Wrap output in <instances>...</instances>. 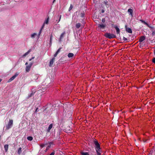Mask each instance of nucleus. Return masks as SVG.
<instances>
[{
    "mask_svg": "<svg viewBox=\"0 0 155 155\" xmlns=\"http://www.w3.org/2000/svg\"><path fill=\"white\" fill-rule=\"evenodd\" d=\"M94 143L95 146V148L97 153V155H101L102 151L101 150L100 144L96 140L94 141Z\"/></svg>",
    "mask_w": 155,
    "mask_h": 155,
    "instance_id": "1",
    "label": "nucleus"
},
{
    "mask_svg": "<svg viewBox=\"0 0 155 155\" xmlns=\"http://www.w3.org/2000/svg\"><path fill=\"white\" fill-rule=\"evenodd\" d=\"M104 36L106 38L109 39L114 38H116V35L114 34H111L108 33H105L104 35Z\"/></svg>",
    "mask_w": 155,
    "mask_h": 155,
    "instance_id": "2",
    "label": "nucleus"
},
{
    "mask_svg": "<svg viewBox=\"0 0 155 155\" xmlns=\"http://www.w3.org/2000/svg\"><path fill=\"white\" fill-rule=\"evenodd\" d=\"M13 124V120H10L8 125L6 126V130H8L11 128Z\"/></svg>",
    "mask_w": 155,
    "mask_h": 155,
    "instance_id": "3",
    "label": "nucleus"
},
{
    "mask_svg": "<svg viewBox=\"0 0 155 155\" xmlns=\"http://www.w3.org/2000/svg\"><path fill=\"white\" fill-rule=\"evenodd\" d=\"M97 26L101 29H104L106 26V25L105 24H97Z\"/></svg>",
    "mask_w": 155,
    "mask_h": 155,
    "instance_id": "4",
    "label": "nucleus"
},
{
    "mask_svg": "<svg viewBox=\"0 0 155 155\" xmlns=\"http://www.w3.org/2000/svg\"><path fill=\"white\" fill-rule=\"evenodd\" d=\"M111 26L112 27H114L115 28L117 34H120V30L116 25H115L114 24H112Z\"/></svg>",
    "mask_w": 155,
    "mask_h": 155,
    "instance_id": "5",
    "label": "nucleus"
},
{
    "mask_svg": "<svg viewBox=\"0 0 155 155\" xmlns=\"http://www.w3.org/2000/svg\"><path fill=\"white\" fill-rule=\"evenodd\" d=\"M49 21V17H48L45 20V21L44 22L43 25H42V29H43L44 28L45 24H46L47 25L48 24Z\"/></svg>",
    "mask_w": 155,
    "mask_h": 155,
    "instance_id": "6",
    "label": "nucleus"
},
{
    "mask_svg": "<svg viewBox=\"0 0 155 155\" xmlns=\"http://www.w3.org/2000/svg\"><path fill=\"white\" fill-rule=\"evenodd\" d=\"M55 58L54 57L50 61L49 63V66L50 67H52L53 66V63L54 61Z\"/></svg>",
    "mask_w": 155,
    "mask_h": 155,
    "instance_id": "7",
    "label": "nucleus"
},
{
    "mask_svg": "<svg viewBox=\"0 0 155 155\" xmlns=\"http://www.w3.org/2000/svg\"><path fill=\"white\" fill-rule=\"evenodd\" d=\"M65 32L64 31L61 34V35L60 36V37L59 39V41L60 42H61V41L62 39L64 38V35H65Z\"/></svg>",
    "mask_w": 155,
    "mask_h": 155,
    "instance_id": "8",
    "label": "nucleus"
},
{
    "mask_svg": "<svg viewBox=\"0 0 155 155\" xmlns=\"http://www.w3.org/2000/svg\"><path fill=\"white\" fill-rule=\"evenodd\" d=\"M125 28L127 32L130 33H132V31L131 29L130 28H127V25L125 26Z\"/></svg>",
    "mask_w": 155,
    "mask_h": 155,
    "instance_id": "9",
    "label": "nucleus"
},
{
    "mask_svg": "<svg viewBox=\"0 0 155 155\" xmlns=\"http://www.w3.org/2000/svg\"><path fill=\"white\" fill-rule=\"evenodd\" d=\"M61 49V48H59L57 51L55 53V54L54 55V57L55 58V57H56L58 54L60 52V50Z\"/></svg>",
    "mask_w": 155,
    "mask_h": 155,
    "instance_id": "10",
    "label": "nucleus"
},
{
    "mask_svg": "<svg viewBox=\"0 0 155 155\" xmlns=\"http://www.w3.org/2000/svg\"><path fill=\"white\" fill-rule=\"evenodd\" d=\"M61 49V48H59L57 51L55 53V54L54 55V57L55 58V57H56L58 54L60 52V50Z\"/></svg>",
    "mask_w": 155,
    "mask_h": 155,
    "instance_id": "11",
    "label": "nucleus"
},
{
    "mask_svg": "<svg viewBox=\"0 0 155 155\" xmlns=\"http://www.w3.org/2000/svg\"><path fill=\"white\" fill-rule=\"evenodd\" d=\"M61 49V48H59L57 51L55 53V54L54 55V57L55 58V57H56L58 54L60 52V50Z\"/></svg>",
    "mask_w": 155,
    "mask_h": 155,
    "instance_id": "12",
    "label": "nucleus"
},
{
    "mask_svg": "<svg viewBox=\"0 0 155 155\" xmlns=\"http://www.w3.org/2000/svg\"><path fill=\"white\" fill-rule=\"evenodd\" d=\"M61 49V48H59L57 51L55 53V54L54 55V57L55 58V57H56L58 54L60 52V50Z\"/></svg>",
    "mask_w": 155,
    "mask_h": 155,
    "instance_id": "13",
    "label": "nucleus"
},
{
    "mask_svg": "<svg viewBox=\"0 0 155 155\" xmlns=\"http://www.w3.org/2000/svg\"><path fill=\"white\" fill-rule=\"evenodd\" d=\"M145 39V37L144 36H142L140 38L139 41L140 42L143 41Z\"/></svg>",
    "mask_w": 155,
    "mask_h": 155,
    "instance_id": "14",
    "label": "nucleus"
},
{
    "mask_svg": "<svg viewBox=\"0 0 155 155\" xmlns=\"http://www.w3.org/2000/svg\"><path fill=\"white\" fill-rule=\"evenodd\" d=\"M52 126H53V124H50L48 129L47 130V131L48 132H49L50 131V130L52 127Z\"/></svg>",
    "mask_w": 155,
    "mask_h": 155,
    "instance_id": "15",
    "label": "nucleus"
},
{
    "mask_svg": "<svg viewBox=\"0 0 155 155\" xmlns=\"http://www.w3.org/2000/svg\"><path fill=\"white\" fill-rule=\"evenodd\" d=\"M128 12L130 13V15L132 16H133V10L131 8L129 9L128 10Z\"/></svg>",
    "mask_w": 155,
    "mask_h": 155,
    "instance_id": "16",
    "label": "nucleus"
},
{
    "mask_svg": "<svg viewBox=\"0 0 155 155\" xmlns=\"http://www.w3.org/2000/svg\"><path fill=\"white\" fill-rule=\"evenodd\" d=\"M104 3L106 5V6L107 8L109 7V3L107 1V0H105L104 1Z\"/></svg>",
    "mask_w": 155,
    "mask_h": 155,
    "instance_id": "17",
    "label": "nucleus"
},
{
    "mask_svg": "<svg viewBox=\"0 0 155 155\" xmlns=\"http://www.w3.org/2000/svg\"><path fill=\"white\" fill-rule=\"evenodd\" d=\"M31 67H30L28 65L27 66L25 70L27 72H29L30 70V69Z\"/></svg>",
    "mask_w": 155,
    "mask_h": 155,
    "instance_id": "18",
    "label": "nucleus"
},
{
    "mask_svg": "<svg viewBox=\"0 0 155 155\" xmlns=\"http://www.w3.org/2000/svg\"><path fill=\"white\" fill-rule=\"evenodd\" d=\"M8 148V144H6L4 146L5 151V152H7Z\"/></svg>",
    "mask_w": 155,
    "mask_h": 155,
    "instance_id": "19",
    "label": "nucleus"
},
{
    "mask_svg": "<svg viewBox=\"0 0 155 155\" xmlns=\"http://www.w3.org/2000/svg\"><path fill=\"white\" fill-rule=\"evenodd\" d=\"M31 49H29L28 51L25 53L23 55V57H25L26 55H27L31 51Z\"/></svg>",
    "mask_w": 155,
    "mask_h": 155,
    "instance_id": "20",
    "label": "nucleus"
},
{
    "mask_svg": "<svg viewBox=\"0 0 155 155\" xmlns=\"http://www.w3.org/2000/svg\"><path fill=\"white\" fill-rule=\"evenodd\" d=\"M66 60L65 57H62L59 59V61L60 62H62L65 61Z\"/></svg>",
    "mask_w": 155,
    "mask_h": 155,
    "instance_id": "21",
    "label": "nucleus"
},
{
    "mask_svg": "<svg viewBox=\"0 0 155 155\" xmlns=\"http://www.w3.org/2000/svg\"><path fill=\"white\" fill-rule=\"evenodd\" d=\"M140 21H141V22L142 23H143L146 25L147 26H148V27H150L149 25L144 21L142 20H140Z\"/></svg>",
    "mask_w": 155,
    "mask_h": 155,
    "instance_id": "22",
    "label": "nucleus"
},
{
    "mask_svg": "<svg viewBox=\"0 0 155 155\" xmlns=\"http://www.w3.org/2000/svg\"><path fill=\"white\" fill-rule=\"evenodd\" d=\"M74 54L72 53H70L68 54V57L69 58L72 57L74 56Z\"/></svg>",
    "mask_w": 155,
    "mask_h": 155,
    "instance_id": "23",
    "label": "nucleus"
},
{
    "mask_svg": "<svg viewBox=\"0 0 155 155\" xmlns=\"http://www.w3.org/2000/svg\"><path fill=\"white\" fill-rule=\"evenodd\" d=\"M22 148L21 147H20L18 149V154H20L22 152Z\"/></svg>",
    "mask_w": 155,
    "mask_h": 155,
    "instance_id": "24",
    "label": "nucleus"
},
{
    "mask_svg": "<svg viewBox=\"0 0 155 155\" xmlns=\"http://www.w3.org/2000/svg\"><path fill=\"white\" fill-rule=\"evenodd\" d=\"M35 93V92H32L30 94L28 95V98L31 97Z\"/></svg>",
    "mask_w": 155,
    "mask_h": 155,
    "instance_id": "25",
    "label": "nucleus"
},
{
    "mask_svg": "<svg viewBox=\"0 0 155 155\" xmlns=\"http://www.w3.org/2000/svg\"><path fill=\"white\" fill-rule=\"evenodd\" d=\"M81 24L80 23H78L76 24V28H79L81 27Z\"/></svg>",
    "mask_w": 155,
    "mask_h": 155,
    "instance_id": "26",
    "label": "nucleus"
},
{
    "mask_svg": "<svg viewBox=\"0 0 155 155\" xmlns=\"http://www.w3.org/2000/svg\"><path fill=\"white\" fill-rule=\"evenodd\" d=\"M14 77L13 76L8 81V82H10L15 79Z\"/></svg>",
    "mask_w": 155,
    "mask_h": 155,
    "instance_id": "27",
    "label": "nucleus"
},
{
    "mask_svg": "<svg viewBox=\"0 0 155 155\" xmlns=\"http://www.w3.org/2000/svg\"><path fill=\"white\" fill-rule=\"evenodd\" d=\"M81 155H90L88 152H81Z\"/></svg>",
    "mask_w": 155,
    "mask_h": 155,
    "instance_id": "28",
    "label": "nucleus"
},
{
    "mask_svg": "<svg viewBox=\"0 0 155 155\" xmlns=\"http://www.w3.org/2000/svg\"><path fill=\"white\" fill-rule=\"evenodd\" d=\"M19 74V72H17L15 73V75L13 76L15 78L16 77H17L18 74Z\"/></svg>",
    "mask_w": 155,
    "mask_h": 155,
    "instance_id": "29",
    "label": "nucleus"
},
{
    "mask_svg": "<svg viewBox=\"0 0 155 155\" xmlns=\"http://www.w3.org/2000/svg\"><path fill=\"white\" fill-rule=\"evenodd\" d=\"M27 139L30 141H31L33 140V137L31 136H29L27 137Z\"/></svg>",
    "mask_w": 155,
    "mask_h": 155,
    "instance_id": "30",
    "label": "nucleus"
},
{
    "mask_svg": "<svg viewBox=\"0 0 155 155\" xmlns=\"http://www.w3.org/2000/svg\"><path fill=\"white\" fill-rule=\"evenodd\" d=\"M37 35L35 33H33L31 35V37L32 38H34L35 36Z\"/></svg>",
    "mask_w": 155,
    "mask_h": 155,
    "instance_id": "31",
    "label": "nucleus"
},
{
    "mask_svg": "<svg viewBox=\"0 0 155 155\" xmlns=\"http://www.w3.org/2000/svg\"><path fill=\"white\" fill-rule=\"evenodd\" d=\"M73 8V5H72V4H71L69 8L68 11H70Z\"/></svg>",
    "mask_w": 155,
    "mask_h": 155,
    "instance_id": "32",
    "label": "nucleus"
},
{
    "mask_svg": "<svg viewBox=\"0 0 155 155\" xmlns=\"http://www.w3.org/2000/svg\"><path fill=\"white\" fill-rule=\"evenodd\" d=\"M81 17L82 18H83L84 17V13H81Z\"/></svg>",
    "mask_w": 155,
    "mask_h": 155,
    "instance_id": "33",
    "label": "nucleus"
},
{
    "mask_svg": "<svg viewBox=\"0 0 155 155\" xmlns=\"http://www.w3.org/2000/svg\"><path fill=\"white\" fill-rule=\"evenodd\" d=\"M53 37V36L52 35H51L50 36V43H51V42H52V37Z\"/></svg>",
    "mask_w": 155,
    "mask_h": 155,
    "instance_id": "34",
    "label": "nucleus"
},
{
    "mask_svg": "<svg viewBox=\"0 0 155 155\" xmlns=\"http://www.w3.org/2000/svg\"><path fill=\"white\" fill-rule=\"evenodd\" d=\"M42 29V27H41V29H40L39 32V33H38V36H39L40 35Z\"/></svg>",
    "mask_w": 155,
    "mask_h": 155,
    "instance_id": "35",
    "label": "nucleus"
},
{
    "mask_svg": "<svg viewBox=\"0 0 155 155\" xmlns=\"http://www.w3.org/2000/svg\"><path fill=\"white\" fill-rule=\"evenodd\" d=\"M152 61L153 63H155V57H154L153 58Z\"/></svg>",
    "mask_w": 155,
    "mask_h": 155,
    "instance_id": "36",
    "label": "nucleus"
},
{
    "mask_svg": "<svg viewBox=\"0 0 155 155\" xmlns=\"http://www.w3.org/2000/svg\"><path fill=\"white\" fill-rule=\"evenodd\" d=\"M105 18H103L102 19V21L103 23H104L105 22Z\"/></svg>",
    "mask_w": 155,
    "mask_h": 155,
    "instance_id": "37",
    "label": "nucleus"
},
{
    "mask_svg": "<svg viewBox=\"0 0 155 155\" xmlns=\"http://www.w3.org/2000/svg\"><path fill=\"white\" fill-rule=\"evenodd\" d=\"M55 154V151H54L53 152H52L50 154V155H54Z\"/></svg>",
    "mask_w": 155,
    "mask_h": 155,
    "instance_id": "38",
    "label": "nucleus"
},
{
    "mask_svg": "<svg viewBox=\"0 0 155 155\" xmlns=\"http://www.w3.org/2000/svg\"><path fill=\"white\" fill-rule=\"evenodd\" d=\"M123 39L124 40V41H126L127 40V38H125L124 37H123Z\"/></svg>",
    "mask_w": 155,
    "mask_h": 155,
    "instance_id": "39",
    "label": "nucleus"
},
{
    "mask_svg": "<svg viewBox=\"0 0 155 155\" xmlns=\"http://www.w3.org/2000/svg\"><path fill=\"white\" fill-rule=\"evenodd\" d=\"M33 64V63H31L28 65L29 66L31 67Z\"/></svg>",
    "mask_w": 155,
    "mask_h": 155,
    "instance_id": "40",
    "label": "nucleus"
},
{
    "mask_svg": "<svg viewBox=\"0 0 155 155\" xmlns=\"http://www.w3.org/2000/svg\"><path fill=\"white\" fill-rule=\"evenodd\" d=\"M155 34V33L154 31H153L152 33V36H153Z\"/></svg>",
    "mask_w": 155,
    "mask_h": 155,
    "instance_id": "41",
    "label": "nucleus"
},
{
    "mask_svg": "<svg viewBox=\"0 0 155 155\" xmlns=\"http://www.w3.org/2000/svg\"><path fill=\"white\" fill-rule=\"evenodd\" d=\"M61 15H60V17H59V20L58 21V23L60 21V19H61Z\"/></svg>",
    "mask_w": 155,
    "mask_h": 155,
    "instance_id": "42",
    "label": "nucleus"
},
{
    "mask_svg": "<svg viewBox=\"0 0 155 155\" xmlns=\"http://www.w3.org/2000/svg\"><path fill=\"white\" fill-rule=\"evenodd\" d=\"M40 146L41 147H44V144H41V145H40Z\"/></svg>",
    "mask_w": 155,
    "mask_h": 155,
    "instance_id": "43",
    "label": "nucleus"
},
{
    "mask_svg": "<svg viewBox=\"0 0 155 155\" xmlns=\"http://www.w3.org/2000/svg\"><path fill=\"white\" fill-rule=\"evenodd\" d=\"M38 108H36V110L35 111V112L36 113L38 111Z\"/></svg>",
    "mask_w": 155,
    "mask_h": 155,
    "instance_id": "44",
    "label": "nucleus"
},
{
    "mask_svg": "<svg viewBox=\"0 0 155 155\" xmlns=\"http://www.w3.org/2000/svg\"><path fill=\"white\" fill-rule=\"evenodd\" d=\"M140 48L142 47H143L142 45V44H141V43H140Z\"/></svg>",
    "mask_w": 155,
    "mask_h": 155,
    "instance_id": "45",
    "label": "nucleus"
},
{
    "mask_svg": "<svg viewBox=\"0 0 155 155\" xmlns=\"http://www.w3.org/2000/svg\"><path fill=\"white\" fill-rule=\"evenodd\" d=\"M104 12V9L101 10V12L102 13H103Z\"/></svg>",
    "mask_w": 155,
    "mask_h": 155,
    "instance_id": "46",
    "label": "nucleus"
},
{
    "mask_svg": "<svg viewBox=\"0 0 155 155\" xmlns=\"http://www.w3.org/2000/svg\"><path fill=\"white\" fill-rule=\"evenodd\" d=\"M35 58V57H32L31 58V59H32H32H34Z\"/></svg>",
    "mask_w": 155,
    "mask_h": 155,
    "instance_id": "47",
    "label": "nucleus"
},
{
    "mask_svg": "<svg viewBox=\"0 0 155 155\" xmlns=\"http://www.w3.org/2000/svg\"><path fill=\"white\" fill-rule=\"evenodd\" d=\"M59 15H58L57 16V18L58 19L59 18Z\"/></svg>",
    "mask_w": 155,
    "mask_h": 155,
    "instance_id": "48",
    "label": "nucleus"
},
{
    "mask_svg": "<svg viewBox=\"0 0 155 155\" xmlns=\"http://www.w3.org/2000/svg\"><path fill=\"white\" fill-rule=\"evenodd\" d=\"M28 64V63H27V62H26V63H25V65H27V64Z\"/></svg>",
    "mask_w": 155,
    "mask_h": 155,
    "instance_id": "49",
    "label": "nucleus"
},
{
    "mask_svg": "<svg viewBox=\"0 0 155 155\" xmlns=\"http://www.w3.org/2000/svg\"><path fill=\"white\" fill-rule=\"evenodd\" d=\"M55 0H53V3H54V2H55Z\"/></svg>",
    "mask_w": 155,
    "mask_h": 155,
    "instance_id": "50",
    "label": "nucleus"
},
{
    "mask_svg": "<svg viewBox=\"0 0 155 155\" xmlns=\"http://www.w3.org/2000/svg\"><path fill=\"white\" fill-rule=\"evenodd\" d=\"M31 60H32L31 58V59H30L29 60V61H31Z\"/></svg>",
    "mask_w": 155,
    "mask_h": 155,
    "instance_id": "51",
    "label": "nucleus"
},
{
    "mask_svg": "<svg viewBox=\"0 0 155 155\" xmlns=\"http://www.w3.org/2000/svg\"><path fill=\"white\" fill-rule=\"evenodd\" d=\"M2 80L1 79H0V82Z\"/></svg>",
    "mask_w": 155,
    "mask_h": 155,
    "instance_id": "52",
    "label": "nucleus"
},
{
    "mask_svg": "<svg viewBox=\"0 0 155 155\" xmlns=\"http://www.w3.org/2000/svg\"><path fill=\"white\" fill-rule=\"evenodd\" d=\"M154 52H155V50H154Z\"/></svg>",
    "mask_w": 155,
    "mask_h": 155,
    "instance_id": "53",
    "label": "nucleus"
}]
</instances>
